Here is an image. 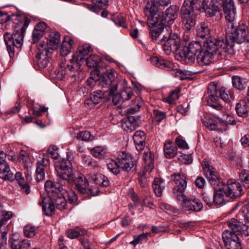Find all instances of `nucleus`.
<instances>
[{
	"instance_id": "nucleus-21",
	"label": "nucleus",
	"mask_w": 249,
	"mask_h": 249,
	"mask_svg": "<svg viewBox=\"0 0 249 249\" xmlns=\"http://www.w3.org/2000/svg\"><path fill=\"white\" fill-rule=\"evenodd\" d=\"M64 183L60 180L58 182H53L52 181L47 180L45 183V189L47 193V196L44 197H51L54 196L61 194L63 190H66L63 188Z\"/></svg>"
},
{
	"instance_id": "nucleus-27",
	"label": "nucleus",
	"mask_w": 249,
	"mask_h": 249,
	"mask_svg": "<svg viewBox=\"0 0 249 249\" xmlns=\"http://www.w3.org/2000/svg\"><path fill=\"white\" fill-rule=\"evenodd\" d=\"M133 139L136 149L142 151L145 145L146 135L143 131H137L133 136Z\"/></svg>"
},
{
	"instance_id": "nucleus-58",
	"label": "nucleus",
	"mask_w": 249,
	"mask_h": 249,
	"mask_svg": "<svg viewBox=\"0 0 249 249\" xmlns=\"http://www.w3.org/2000/svg\"><path fill=\"white\" fill-rule=\"evenodd\" d=\"M118 88V83L117 82H114L113 83H111L110 86L107 87L106 86L105 87H104L103 88H107L109 91H107V93L108 94V96L109 97L112 95H114L115 94V92L116 91Z\"/></svg>"
},
{
	"instance_id": "nucleus-7",
	"label": "nucleus",
	"mask_w": 249,
	"mask_h": 249,
	"mask_svg": "<svg viewBox=\"0 0 249 249\" xmlns=\"http://www.w3.org/2000/svg\"><path fill=\"white\" fill-rule=\"evenodd\" d=\"M38 204L42 206V210L47 215L54 213L55 209L64 210L67 206V201L62 194L51 197H42Z\"/></svg>"
},
{
	"instance_id": "nucleus-46",
	"label": "nucleus",
	"mask_w": 249,
	"mask_h": 249,
	"mask_svg": "<svg viewBox=\"0 0 249 249\" xmlns=\"http://www.w3.org/2000/svg\"><path fill=\"white\" fill-rule=\"evenodd\" d=\"M203 123L205 126L210 130H222V128L220 127L221 125V122L218 123L213 120H208L204 121Z\"/></svg>"
},
{
	"instance_id": "nucleus-2",
	"label": "nucleus",
	"mask_w": 249,
	"mask_h": 249,
	"mask_svg": "<svg viewBox=\"0 0 249 249\" xmlns=\"http://www.w3.org/2000/svg\"><path fill=\"white\" fill-rule=\"evenodd\" d=\"M172 178L176 186L173 188V197L177 201H183L182 208L186 211L199 212L203 208L201 201L196 198L186 197L184 191L187 186V178L183 174H174Z\"/></svg>"
},
{
	"instance_id": "nucleus-59",
	"label": "nucleus",
	"mask_w": 249,
	"mask_h": 249,
	"mask_svg": "<svg viewBox=\"0 0 249 249\" xmlns=\"http://www.w3.org/2000/svg\"><path fill=\"white\" fill-rule=\"evenodd\" d=\"M205 175L210 184H211L212 181L214 182V181H215V180L219 178L217 177L216 173L213 170V169H212L211 171L206 172V174Z\"/></svg>"
},
{
	"instance_id": "nucleus-51",
	"label": "nucleus",
	"mask_w": 249,
	"mask_h": 249,
	"mask_svg": "<svg viewBox=\"0 0 249 249\" xmlns=\"http://www.w3.org/2000/svg\"><path fill=\"white\" fill-rule=\"evenodd\" d=\"M91 138V134L88 131H83L79 132L77 135V139L78 140L88 142L90 140H92Z\"/></svg>"
},
{
	"instance_id": "nucleus-18",
	"label": "nucleus",
	"mask_w": 249,
	"mask_h": 249,
	"mask_svg": "<svg viewBox=\"0 0 249 249\" xmlns=\"http://www.w3.org/2000/svg\"><path fill=\"white\" fill-rule=\"evenodd\" d=\"M178 8L175 5H170L166 10H162V14L157 17L160 23L166 26V24H171L178 17Z\"/></svg>"
},
{
	"instance_id": "nucleus-9",
	"label": "nucleus",
	"mask_w": 249,
	"mask_h": 249,
	"mask_svg": "<svg viewBox=\"0 0 249 249\" xmlns=\"http://www.w3.org/2000/svg\"><path fill=\"white\" fill-rule=\"evenodd\" d=\"M170 26L166 27V34H163L162 37L160 40L161 42L165 41L162 45V49L167 55H170L171 53H176L180 46V39L179 36L175 33H172L170 31Z\"/></svg>"
},
{
	"instance_id": "nucleus-14",
	"label": "nucleus",
	"mask_w": 249,
	"mask_h": 249,
	"mask_svg": "<svg viewBox=\"0 0 249 249\" xmlns=\"http://www.w3.org/2000/svg\"><path fill=\"white\" fill-rule=\"evenodd\" d=\"M171 0H153L145 5L144 12L146 16L159 17L162 14V10L171 3Z\"/></svg>"
},
{
	"instance_id": "nucleus-28",
	"label": "nucleus",
	"mask_w": 249,
	"mask_h": 249,
	"mask_svg": "<svg viewBox=\"0 0 249 249\" xmlns=\"http://www.w3.org/2000/svg\"><path fill=\"white\" fill-rule=\"evenodd\" d=\"M150 60L152 64L156 65L160 69L167 71H170L174 66L172 62L157 56L151 57Z\"/></svg>"
},
{
	"instance_id": "nucleus-54",
	"label": "nucleus",
	"mask_w": 249,
	"mask_h": 249,
	"mask_svg": "<svg viewBox=\"0 0 249 249\" xmlns=\"http://www.w3.org/2000/svg\"><path fill=\"white\" fill-rule=\"evenodd\" d=\"M132 95L133 92L131 90H123L120 93V101L124 102L130 99Z\"/></svg>"
},
{
	"instance_id": "nucleus-19",
	"label": "nucleus",
	"mask_w": 249,
	"mask_h": 249,
	"mask_svg": "<svg viewBox=\"0 0 249 249\" xmlns=\"http://www.w3.org/2000/svg\"><path fill=\"white\" fill-rule=\"evenodd\" d=\"M242 189L239 183L234 179H229L227 182V188L224 191L226 196L232 199H236L242 195Z\"/></svg>"
},
{
	"instance_id": "nucleus-57",
	"label": "nucleus",
	"mask_w": 249,
	"mask_h": 249,
	"mask_svg": "<svg viewBox=\"0 0 249 249\" xmlns=\"http://www.w3.org/2000/svg\"><path fill=\"white\" fill-rule=\"evenodd\" d=\"M103 148L101 146H96L91 150V154L95 158H102L103 157Z\"/></svg>"
},
{
	"instance_id": "nucleus-6",
	"label": "nucleus",
	"mask_w": 249,
	"mask_h": 249,
	"mask_svg": "<svg viewBox=\"0 0 249 249\" xmlns=\"http://www.w3.org/2000/svg\"><path fill=\"white\" fill-rule=\"evenodd\" d=\"M140 98H137L134 102L133 107L127 110V118L122 120L121 127L125 131L131 132L139 126L141 123L140 117L135 115L142 106Z\"/></svg>"
},
{
	"instance_id": "nucleus-50",
	"label": "nucleus",
	"mask_w": 249,
	"mask_h": 249,
	"mask_svg": "<svg viewBox=\"0 0 249 249\" xmlns=\"http://www.w3.org/2000/svg\"><path fill=\"white\" fill-rule=\"evenodd\" d=\"M203 200L208 206H212L213 204V193L212 192H203L202 193Z\"/></svg>"
},
{
	"instance_id": "nucleus-53",
	"label": "nucleus",
	"mask_w": 249,
	"mask_h": 249,
	"mask_svg": "<svg viewBox=\"0 0 249 249\" xmlns=\"http://www.w3.org/2000/svg\"><path fill=\"white\" fill-rule=\"evenodd\" d=\"M172 74L175 77L178 78L180 80H184L187 79L188 77L186 73L184 72L181 70H173L172 71Z\"/></svg>"
},
{
	"instance_id": "nucleus-30",
	"label": "nucleus",
	"mask_w": 249,
	"mask_h": 249,
	"mask_svg": "<svg viewBox=\"0 0 249 249\" xmlns=\"http://www.w3.org/2000/svg\"><path fill=\"white\" fill-rule=\"evenodd\" d=\"M214 56L210 54L207 51H201V52L197 55L196 61L197 63L200 66L207 65L213 62Z\"/></svg>"
},
{
	"instance_id": "nucleus-36",
	"label": "nucleus",
	"mask_w": 249,
	"mask_h": 249,
	"mask_svg": "<svg viewBox=\"0 0 249 249\" xmlns=\"http://www.w3.org/2000/svg\"><path fill=\"white\" fill-rule=\"evenodd\" d=\"M235 110L238 116L246 117L248 115L249 106L245 100H241L236 104Z\"/></svg>"
},
{
	"instance_id": "nucleus-20",
	"label": "nucleus",
	"mask_w": 249,
	"mask_h": 249,
	"mask_svg": "<svg viewBox=\"0 0 249 249\" xmlns=\"http://www.w3.org/2000/svg\"><path fill=\"white\" fill-rule=\"evenodd\" d=\"M40 48H39L36 54L37 63L39 67L44 68L46 67L49 62L51 57V53L46 48L45 44H40Z\"/></svg>"
},
{
	"instance_id": "nucleus-41",
	"label": "nucleus",
	"mask_w": 249,
	"mask_h": 249,
	"mask_svg": "<svg viewBox=\"0 0 249 249\" xmlns=\"http://www.w3.org/2000/svg\"><path fill=\"white\" fill-rule=\"evenodd\" d=\"M238 217L240 220H243L246 223L249 222V203L244 205L238 213Z\"/></svg>"
},
{
	"instance_id": "nucleus-60",
	"label": "nucleus",
	"mask_w": 249,
	"mask_h": 249,
	"mask_svg": "<svg viewBox=\"0 0 249 249\" xmlns=\"http://www.w3.org/2000/svg\"><path fill=\"white\" fill-rule=\"evenodd\" d=\"M93 4L96 6L102 9H105L108 5V0H91Z\"/></svg>"
},
{
	"instance_id": "nucleus-45",
	"label": "nucleus",
	"mask_w": 249,
	"mask_h": 249,
	"mask_svg": "<svg viewBox=\"0 0 249 249\" xmlns=\"http://www.w3.org/2000/svg\"><path fill=\"white\" fill-rule=\"evenodd\" d=\"M87 66L89 68L96 67L100 61L99 56L96 55H90L86 59Z\"/></svg>"
},
{
	"instance_id": "nucleus-44",
	"label": "nucleus",
	"mask_w": 249,
	"mask_h": 249,
	"mask_svg": "<svg viewBox=\"0 0 249 249\" xmlns=\"http://www.w3.org/2000/svg\"><path fill=\"white\" fill-rule=\"evenodd\" d=\"M13 174L11 172L9 165L0 170V178L4 180H13Z\"/></svg>"
},
{
	"instance_id": "nucleus-4",
	"label": "nucleus",
	"mask_w": 249,
	"mask_h": 249,
	"mask_svg": "<svg viewBox=\"0 0 249 249\" xmlns=\"http://www.w3.org/2000/svg\"><path fill=\"white\" fill-rule=\"evenodd\" d=\"M208 98L207 100L208 106L217 110L222 109V107L219 103L220 98L224 101L227 102L233 99V94L230 90L226 91L224 87L219 88L217 84L211 83L207 88Z\"/></svg>"
},
{
	"instance_id": "nucleus-32",
	"label": "nucleus",
	"mask_w": 249,
	"mask_h": 249,
	"mask_svg": "<svg viewBox=\"0 0 249 249\" xmlns=\"http://www.w3.org/2000/svg\"><path fill=\"white\" fill-rule=\"evenodd\" d=\"M60 42V35L58 32L52 33L47 38V46L49 49L54 50L57 48Z\"/></svg>"
},
{
	"instance_id": "nucleus-37",
	"label": "nucleus",
	"mask_w": 249,
	"mask_h": 249,
	"mask_svg": "<svg viewBox=\"0 0 249 249\" xmlns=\"http://www.w3.org/2000/svg\"><path fill=\"white\" fill-rule=\"evenodd\" d=\"M87 233V230L79 227L69 229L66 231L67 236L71 239L76 238L79 236L86 235Z\"/></svg>"
},
{
	"instance_id": "nucleus-52",
	"label": "nucleus",
	"mask_w": 249,
	"mask_h": 249,
	"mask_svg": "<svg viewBox=\"0 0 249 249\" xmlns=\"http://www.w3.org/2000/svg\"><path fill=\"white\" fill-rule=\"evenodd\" d=\"M148 232L143 233L138 235L134 236V240L131 242L130 243L134 246L137 244L141 243L142 241L146 239L148 235Z\"/></svg>"
},
{
	"instance_id": "nucleus-64",
	"label": "nucleus",
	"mask_w": 249,
	"mask_h": 249,
	"mask_svg": "<svg viewBox=\"0 0 249 249\" xmlns=\"http://www.w3.org/2000/svg\"><path fill=\"white\" fill-rule=\"evenodd\" d=\"M189 105L188 103H184L182 105H179L177 107V111L178 112L185 115L188 110V107Z\"/></svg>"
},
{
	"instance_id": "nucleus-13",
	"label": "nucleus",
	"mask_w": 249,
	"mask_h": 249,
	"mask_svg": "<svg viewBox=\"0 0 249 249\" xmlns=\"http://www.w3.org/2000/svg\"><path fill=\"white\" fill-rule=\"evenodd\" d=\"M202 46L199 41H194L189 43L188 46L185 47L179 53L182 58L188 63L195 61L197 53L201 51Z\"/></svg>"
},
{
	"instance_id": "nucleus-31",
	"label": "nucleus",
	"mask_w": 249,
	"mask_h": 249,
	"mask_svg": "<svg viewBox=\"0 0 249 249\" xmlns=\"http://www.w3.org/2000/svg\"><path fill=\"white\" fill-rule=\"evenodd\" d=\"M89 179L92 180L96 184L103 187H107L109 184V181L107 177L102 174L89 175Z\"/></svg>"
},
{
	"instance_id": "nucleus-63",
	"label": "nucleus",
	"mask_w": 249,
	"mask_h": 249,
	"mask_svg": "<svg viewBox=\"0 0 249 249\" xmlns=\"http://www.w3.org/2000/svg\"><path fill=\"white\" fill-rule=\"evenodd\" d=\"M68 199L69 203L72 204L75 203L78 199V197L76 193L72 191H70L67 192Z\"/></svg>"
},
{
	"instance_id": "nucleus-42",
	"label": "nucleus",
	"mask_w": 249,
	"mask_h": 249,
	"mask_svg": "<svg viewBox=\"0 0 249 249\" xmlns=\"http://www.w3.org/2000/svg\"><path fill=\"white\" fill-rule=\"evenodd\" d=\"M239 180L245 188H249V173L248 171H241L239 173Z\"/></svg>"
},
{
	"instance_id": "nucleus-10",
	"label": "nucleus",
	"mask_w": 249,
	"mask_h": 249,
	"mask_svg": "<svg viewBox=\"0 0 249 249\" xmlns=\"http://www.w3.org/2000/svg\"><path fill=\"white\" fill-rule=\"evenodd\" d=\"M3 38L9 56L12 57L15 54V48L20 49L22 46L24 32L22 30L15 31L12 34L6 32L3 35Z\"/></svg>"
},
{
	"instance_id": "nucleus-3",
	"label": "nucleus",
	"mask_w": 249,
	"mask_h": 249,
	"mask_svg": "<svg viewBox=\"0 0 249 249\" xmlns=\"http://www.w3.org/2000/svg\"><path fill=\"white\" fill-rule=\"evenodd\" d=\"M205 0H185L181 8L182 24L185 30L190 31L195 27L196 22V15L201 9H206L207 6Z\"/></svg>"
},
{
	"instance_id": "nucleus-33",
	"label": "nucleus",
	"mask_w": 249,
	"mask_h": 249,
	"mask_svg": "<svg viewBox=\"0 0 249 249\" xmlns=\"http://www.w3.org/2000/svg\"><path fill=\"white\" fill-rule=\"evenodd\" d=\"M164 154L166 158L174 157L177 154V148L170 141H166L163 147Z\"/></svg>"
},
{
	"instance_id": "nucleus-8",
	"label": "nucleus",
	"mask_w": 249,
	"mask_h": 249,
	"mask_svg": "<svg viewBox=\"0 0 249 249\" xmlns=\"http://www.w3.org/2000/svg\"><path fill=\"white\" fill-rule=\"evenodd\" d=\"M55 170L59 180L68 184L72 183L75 178V175L72 167L70 160L62 159L55 163Z\"/></svg>"
},
{
	"instance_id": "nucleus-48",
	"label": "nucleus",
	"mask_w": 249,
	"mask_h": 249,
	"mask_svg": "<svg viewBox=\"0 0 249 249\" xmlns=\"http://www.w3.org/2000/svg\"><path fill=\"white\" fill-rule=\"evenodd\" d=\"M180 92L179 89H176L172 91L169 96L165 98L166 102H168L170 104L175 103L176 101L178 98V93Z\"/></svg>"
},
{
	"instance_id": "nucleus-35",
	"label": "nucleus",
	"mask_w": 249,
	"mask_h": 249,
	"mask_svg": "<svg viewBox=\"0 0 249 249\" xmlns=\"http://www.w3.org/2000/svg\"><path fill=\"white\" fill-rule=\"evenodd\" d=\"M152 187L155 195L158 197L161 196L162 191L165 189L164 180L160 178H155L153 182Z\"/></svg>"
},
{
	"instance_id": "nucleus-23",
	"label": "nucleus",
	"mask_w": 249,
	"mask_h": 249,
	"mask_svg": "<svg viewBox=\"0 0 249 249\" xmlns=\"http://www.w3.org/2000/svg\"><path fill=\"white\" fill-rule=\"evenodd\" d=\"M107 91L97 90L91 93L90 99L86 100L85 102V105L88 107L91 108L95 105L99 104L104 98H109L107 97Z\"/></svg>"
},
{
	"instance_id": "nucleus-55",
	"label": "nucleus",
	"mask_w": 249,
	"mask_h": 249,
	"mask_svg": "<svg viewBox=\"0 0 249 249\" xmlns=\"http://www.w3.org/2000/svg\"><path fill=\"white\" fill-rule=\"evenodd\" d=\"M211 184L216 191H221L224 187V184L220 178L215 180L214 182L212 181Z\"/></svg>"
},
{
	"instance_id": "nucleus-1",
	"label": "nucleus",
	"mask_w": 249,
	"mask_h": 249,
	"mask_svg": "<svg viewBox=\"0 0 249 249\" xmlns=\"http://www.w3.org/2000/svg\"><path fill=\"white\" fill-rule=\"evenodd\" d=\"M223 8L225 19L231 24V31L227 32L226 40L228 45L231 47L233 43L246 44V51L249 54V30L244 23H239L236 28H233L232 22L234 20L235 10L233 0H212L209 6L206 9V15L209 17L219 15L222 17L221 8Z\"/></svg>"
},
{
	"instance_id": "nucleus-17",
	"label": "nucleus",
	"mask_w": 249,
	"mask_h": 249,
	"mask_svg": "<svg viewBox=\"0 0 249 249\" xmlns=\"http://www.w3.org/2000/svg\"><path fill=\"white\" fill-rule=\"evenodd\" d=\"M73 183H74L75 188L81 194L90 195L94 196L97 195L99 191L98 188L89 187V182L85 177L79 175L75 177Z\"/></svg>"
},
{
	"instance_id": "nucleus-61",
	"label": "nucleus",
	"mask_w": 249,
	"mask_h": 249,
	"mask_svg": "<svg viewBox=\"0 0 249 249\" xmlns=\"http://www.w3.org/2000/svg\"><path fill=\"white\" fill-rule=\"evenodd\" d=\"M12 213L11 212H3L2 213V218H0V224H1L0 229H2V226L4 223L9 219H10L12 216Z\"/></svg>"
},
{
	"instance_id": "nucleus-38",
	"label": "nucleus",
	"mask_w": 249,
	"mask_h": 249,
	"mask_svg": "<svg viewBox=\"0 0 249 249\" xmlns=\"http://www.w3.org/2000/svg\"><path fill=\"white\" fill-rule=\"evenodd\" d=\"M210 33V29L209 28L208 23L201 22L199 24L196 28V35L198 37L200 38L208 37Z\"/></svg>"
},
{
	"instance_id": "nucleus-56",
	"label": "nucleus",
	"mask_w": 249,
	"mask_h": 249,
	"mask_svg": "<svg viewBox=\"0 0 249 249\" xmlns=\"http://www.w3.org/2000/svg\"><path fill=\"white\" fill-rule=\"evenodd\" d=\"M48 108L43 105H40L39 109H37L35 107H32L33 114L35 117L41 116L42 113L47 111Z\"/></svg>"
},
{
	"instance_id": "nucleus-43",
	"label": "nucleus",
	"mask_w": 249,
	"mask_h": 249,
	"mask_svg": "<svg viewBox=\"0 0 249 249\" xmlns=\"http://www.w3.org/2000/svg\"><path fill=\"white\" fill-rule=\"evenodd\" d=\"M37 229L30 224L25 226L23 228L24 235L27 238H32L36 234Z\"/></svg>"
},
{
	"instance_id": "nucleus-15",
	"label": "nucleus",
	"mask_w": 249,
	"mask_h": 249,
	"mask_svg": "<svg viewBox=\"0 0 249 249\" xmlns=\"http://www.w3.org/2000/svg\"><path fill=\"white\" fill-rule=\"evenodd\" d=\"M147 17V24L150 28V34L153 40L159 41L162 37V33H164V27H167L163 23H160L157 18L158 17L146 16Z\"/></svg>"
},
{
	"instance_id": "nucleus-26",
	"label": "nucleus",
	"mask_w": 249,
	"mask_h": 249,
	"mask_svg": "<svg viewBox=\"0 0 249 249\" xmlns=\"http://www.w3.org/2000/svg\"><path fill=\"white\" fill-rule=\"evenodd\" d=\"M50 164V160L49 158H43L40 160H38L36 162V180L40 181L44 179L45 177L44 167H46Z\"/></svg>"
},
{
	"instance_id": "nucleus-49",
	"label": "nucleus",
	"mask_w": 249,
	"mask_h": 249,
	"mask_svg": "<svg viewBox=\"0 0 249 249\" xmlns=\"http://www.w3.org/2000/svg\"><path fill=\"white\" fill-rule=\"evenodd\" d=\"M153 114L154 120L158 123H160L166 118V113L164 112L157 109L153 110Z\"/></svg>"
},
{
	"instance_id": "nucleus-29",
	"label": "nucleus",
	"mask_w": 249,
	"mask_h": 249,
	"mask_svg": "<svg viewBox=\"0 0 249 249\" xmlns=\"http://www.w3.org/2000/svg\"><path fill=\"white\" fill-rule=\"evenodd\" d=\"M142 159L145 163L144 170L146 172H150L154 167V155L147 149L144 150Z\"/></svg>"
},
{
	"instance_id": "nucleus-5",
	"label": "nucleus",
	"mask_w": 249,
	"mask_h": 249,
	"mask_svg": "<svg viewBox=\"0 0 249 249\" xmlns=\"http://www.w3.org/2000/svg\"><path fill=\"white\" fill-rule=\"evenodd\" d=\"M91 48L88 45L79 46L78 51L72 55V58L65 64H60V66L64 69V73L74 76L75 73L78 71L81 65L84 62L85 57L89 54Z\"/></svg>"
},
{
	"instance_id": "nucleus-47",
	"label": "nucleus",
	"mask_w": 249,
	"mask_h": 249,
	"mask_svg": "<svg viewBox=\"0 0 249 249\" xmlns=\"http://www.w3.org/2000/svg\"><path fill=\"white\" fill-rule=\"evenodd\" d=\"M213 204L220 205L224 203V195L221 191L213 193Z\"/></svg>"
},
{
	"instance_id": "nucleus-25",
	"label": "nucleus",
	"mask_w": 249,
	"mask_h": 249,
	"mask_svg": "<svg viewBox=\"0 0 249 249\" xmlns=\"http://www.w3.org/2000/svg\"><path fill=\"white\" fill-rule=\"evenodd\" d=\"M114 82H117L115 80L114 71L111 69H108L102 72V76L99 78L98 84L102 88H104L110 86Z\"/></svg>"
},
{
	"instance_id": "nucleus-16",
	"label": "nucleus",
	"mask_w": 249,
	"mask_h": 249,
	"mask_svg": "<svg viewBox=\"0 0 249 249\" xmlns=\"http://www.w3.org/2000/svg\"><path fill=\"white\" fill-rule=\"evenodd\" d=\"M115 163L126 172H132L135 170L136 160L128 153L120 152Z\"/></svg>"
},
{
	"instance_id": "nucleus-62",
	"label": "nucleus",
	"mask_w": 249,
	"mask_h": 249,
	"mask_svg": "<svg viewBox=\"0 0 249 249\" xmlns=\"http://www.w3.org/2000/svg\"><path fill=\"white\" fill-rule=\"evenodd\" d=\"M178 160L183 164H190L192 163V160L189 155L182 154L178 156Z\"/></svg>"
},
{
	"instance_id": "nucleus-40",
	"label": "nucleus",
	"mask_w": 249,
	"mask_h": 249,
	"mask_svg": "<svg viewBox=\"0 0 249 249\" xmlns=\"http://www.w3.org/2000/svg\"><path fill=\"white\" fill-rule=\"evenodd\" d=\"M232 83L233 86L239 90H243L247 86V80L246 79L241 78L239 76H233L232 77Z\"/></svg>"
},
{
	"instance_id": "nucleus-22",
	"label": "nucleus",
	"mask_w": 249,
	"mask_h": 249,
	"mask_svg": "<svg viewBox=\"0 0 249 249\" xmlns=\"http://www.w3.org/2000/svg\"><path fill=\"white\" fill-rule=\"evenodd\" d=\"M15 179L18 184L21 191L26 195L31 192L30 182L32 180V177L29 174L23 177L21 173L18 172L15 175Z\"/></svg>"
},
{
	"instance_id": "nucleus-12",
	"label": "nucleus",
	"mask_w": 249,
	"mask_h": 249,
	"mask_svg": "<svg viewBox=\"0 0 249 249\" xmlns=\"http://www.w3.org/2000/svg\"><path fill=\"white\" fill-rule=\"evenodd\" d=\"M228 43L224 39L210 38L204 42L205 51L214 57L216 55H224L227 52Z\"/></svg>"
},
{
	"instance_id": "nucleus-34",
	"label": "nucleus",
	"mask_w": 249,
	"mask_h": 249,
	"mask_svg": "<svg viewBox=\"0 0 249 249\" xmlns=\"http://www.w3.org/2000/svg\"><path fill=\"white\" fill-rule=\"evenodd\" d=\"M10 244L11 249H28L31 247V241L28 239L21 241L12 239Z\"/></svg>"
},
{
	"instance_id": "nucleus-39",
	"label": "nucleus",
	"mask_w": 249,
	"mask_h": 249,
	"mask_svg": "<svg viewBox=\"0 0 249 249\" xmlns=\"http://www.w3.org/2000/svg\"><path fill=\"white\" fill-rule=\"evenodd\" d=\"M73 41L70 38H65L62 42L60 49V53L62 56H66L71 52Z\"/></svg>"
},
{
	"instance_id": "nucleus-24",
	"label": "nucleus",
	"mask_w": 249,
	"mask_h": 249,
	"mask_svg": "<svg viewBox=\"0 0 249 249\" xmlns=\"http://www.w3.org/2000/svg\"><path fill=\"white\" fill-rule=\"evenodd\" d=\"M230 234L227 232L222 234V238L226 249H242L239 237L238 236L230 237Z\"/></svg>"
},
{
	"instance_id": "nucleus-11",
	"label": "nucleus",
	"mask_w": 249,
	"mask_h": 249,
	"mask_svg": "<svg viewBox=\"0 0 249 249\" xmlns=\"http://www.w3.org/2000/svg\"><path fill=\"white\" fill-rule=\"evenodd\" d=\"M227 224L229 229L225 230L223 233H229L230 237L249 235V225H246L243 220H240L238 214L234 218L228 220Z\"/></svg>"
}]
</instances>
